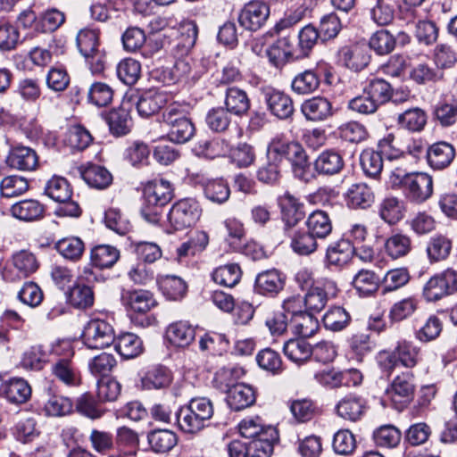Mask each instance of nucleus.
I'll return each mask as SVG.
<instances>
[{"instance_id":"17","label":"nucleus","mask_w":457,"mask_h":457,"mask_svg":"<svg viewBox=\"0 0 457 457\" xmlns=\"http://www.w3.org/2000/svg\"><path fill=\"white\" fill-rule=\"evenodd\" d=\"M120 301L126 308L141 313L149 312L157 304L154 295L147 290L123 291Z\"/></svg>"},{"instance_id":"38","label":"nucleus","mask_w":457,"mask_h":457,"mask_svg":"<svg viewBox=\"0 0 457 457\" xmlns=\"http://www.w3.org/2000/svg\"><path fill=\"white\" fill-rule=\"evenodd\" d=\"M270 428H275L273 426L266 425L261 417H246L238 424L240 435L245 438L257 439L264 437V433Z\"/></svg>"},{"instance_id":"63","label":"nucleus","mask_w":457,"mask_h":457,"mask_svg":"<svg viewBox=\"0 0 457 457\" xmlns=\"http://www.w3.org/2000/svg\"><path fill=\"white\" fill-rule=\"evenodd\" d=\"M65 21L64 14L57 9H50L38 16L37 32L47 33L55 31Z\"/></svg>"},{"instance_id":"3","label":"nucleus","mask_w":457,"mask_h":457,"mask_svg":"<svg viewBox=\"0 0 457 457\" xmlns=\"http://www.w3.org/2000/svg\"><path fill=\"white\" fill-rule=\"evenodd\" d=\"M173 197L171 184L164 179L148 182L144 187L141 215L149 223L156 224L161 219L162 207Z\"/></svg>"},{"instance_id":"27","label":"nucleus","mask_w":457,"mask_h":457,"mask_svg":"<svg viewBox=\"0 0 457 457\" xmlns=\"http://www.w3.org/2000/svg\"><path fill=\"white\" fill-rule=\"evenodd\" d=\"M156 281L163 295L170 300H179L186 294V282L179 277L159 274Z\"/></svg>"},{"instance_id":"47","label":"nucleus","mask_w":457,"mask_h":457,"mask_svg":"<svg viewBox=\"0 0 457 457\" xmlns=\"http://www.w3.org/2000/svg\"><path fill=\"white\" fill-rule=\"evenodd\" d=\"M369 10L371 20L379 26H386L394 20V7L386 0H370Z\"/></svg>"},{"instance_id":"12","label":"nucleus","mask_w":457,"mask_h":457,"mask_svg":"<svg viewBox=\"0 0 457 457\" xmlns=\"http://www.w3.org/2000/svg\"><path fill=\"white\" fill-rule=\"evenodd\" d=\"M6 164L14 170L30 171L38 164V156L36 151L24 145L12 147L6 158Z\"/></svg>"},{"instance_id":"64","label":"nucleus","mask_w":457,"mask_h":457,"mask_svg":"<svg viewBox=\"0 0 457 457\" xmlns=\"http://www.w3.org/2000/svg\"><path fill=\"white\" fill-rule=\"evenodd\" d=\"M451 249L452 243L447 237L436 236L429 240L427 246V253L432 262H438L447 258Z\"/></svg>"},{"instance_id":"24","label":"nucleus","mask_w":457,"mask_h":457,"mask_svg":"<svg viewBox=\"0 0 457 457\" xmlns=\"http://www.w3.org/2000/svg\"><path fill=\"white\" fill-rule=\"evenodd\" d=\"M282 219L287 227L295 226L304 217L303 204L289 193L280 197Z\"/></svg>"},{"instance_id":"28","label":"nucleus","mask_w":457,"mask_h":457,"mask_svg":"<svg viewBox=\"0 0 457 457\" xmlns=\"http://www.w3.org/2000/svg\"><path fill=\"white\" fill-rule=\"evenodd\" d=\"M138 445L137 434L129 428H120L116 436V457H136Z\"/></svg>"},{"instance_id":"1","label":"nucleus","mask_w":457,"mask_h":457,"mask_svg":"<svg viewBox=\"0 0 457 457\" xmlns=\"http://www.w3.org/2000/svg\"><path fill=\"white\" fill-rule=\"evenodd\" d=\"M213 413V404L209 398L195 397L177 411V423L183 432L196 434L208 425Z\"/></svg>"},{"instance_id":"6","label":"nucleus","mask_w":457,"mask_h":457,"mask_svg":"<svg viewBox=\"0 0 457 457\" xmlns=\"http://www.w3.org/2000/svg\"><path fill=\"white\" fill-rule=\"evenodd\" d=\"M202 215V207L194 198L176 202L168 213V221L174 230H181L196 224Z\"/></svg>"},{"instance_id":"55","label":"nucleus","mask_w":457,"mask_h":457,"mask_svg":"<svg viewBox=\"0 0 457 457\" xmlns=\"http://www.w3.org/2000/svg\"><path fill=\"white\" fill-rule=\"evenodd\" d=\"M243 375L244 370L239 367H224L216 372L213 383L218 389L228 392Z\"/></svg>"},{"instance_id":"42","label":"nucleus","mask_w":457,"mask_h":457,"mask_svg":"<svg viewBox=\"0 0 457 457\" xmlns=\"http://www.w3.org/2000/svg\"><path fill=\"white\" fill-rule=\"evenodd\" d=\"M291 237V248L300 255H309L316 251V238L309 231H294Z\"/></svg>"},{"instance_id":"26","label":"nucleus","mask_w":457,"mask_h":457,"mask_svg":"<svg viewBox=\"0 0 457 457\" xmlns=\"http://www.w3.org/2000/svg\"><path fill=\"white\" fill-rule=\"evenodd\" d=\"M173 116H168L166 123L169 126V137L177 143H185L194 135L195 127L190 120L181 116L172 120Z\"/></svg>"},{"instance_id":"8","label":"nucleus","mask_w":457,"mask_h":457,"mask_svg":"<svg viewBox=\"0 0 457 457\" xmlns=\"http://www.w3.org/2000/svg\"><path fill=\"white\" fill-rule=\"evenodd\" d=\"M270 5L264 0H251L244 4L238 15V22L247 30L257 31L267 22Z\"/></svg>"},{"instance_id":"31","label":"nucleus","mask_w":457,"mask_h":457,"mask_svg":"<svg viewBox=\"0 0 457 457\" xmlns=\"http://www.w3.org/2000/svg\"><path fill=\"white\" fill-rule=\"evenodd\" d=\"M283 352L293 362L303 363L312 355V346L303 337L290 339L284 344Z\"/></svg>"},{"instance_id":"37","label":"nucleus","mask_w":457,"mask_h":457,"mask_svg":"<svg viewBox=\"0 0 457 457\" xmlns=\"http://www.w3.org/2000/svg\"><path fill=\"white\" fill-rule=\"evenodd\" d=\"M354 247L348 240H340L331 245L327 250V260L329 264L343 266L353 257Z\"/></svg>"},{"instance_id":"14","label":"nucleus","mask_w":457,"mask_h":457,"mask_svg":"<svg viewBox=\"0 0 457 457\" xmlns=\"http://www.w3.org/2000/svg\"><path fill=\"white\" fill-rule=\"evenodd\" d=\"M286 276L277 269L260 272L255 278V289L263 295H276L285 287Z\"/></svg>"},{"instance_id":"4","label":"nucleus","mask_w":457,"mask_h":457,"mask_svg":"<svg viewBox=\"0 0 457 457\" xmlns=\"http://www.w3.org/2000/svg\"><path fill=\"white\" fill-rule=\"evenodd\" d=\"M45 193L61 204L54 211L56 216L78 218L81 215L82 211L79 204L71 200L72 189L66 179L54 176L47 181Z\"/></svg>"},{"instance_id":"43","label":"nucleus","mask_w":457,"mask_h":457,"mask_svg":"<svg viewBox=\"0 0 457 457\" xmlns=\"http://www.w3.org/2000/svg\"><path fill=\"white\" fill-rule=\"evenodd\" d=\"M349 313L340 306L329 308L323 316L324 327L331 331H341L350 323Z\"/></svg>"},{"instance_id":"48","label":"nucleus","mask_w":457,"mask_h":457,"mask_svg":"<svg viewBox=\"0 0 457 457\" xmlns=\"http://www.w3.org/2000/svg\"><path fill=\"white\" fill-rule=\"evenodd\" d=\"M419 300L415 296H408L395 302L389 312L392 321L400 322L410 318L418 309Z\"/></svg>"},{"instance_id":"7","label":"nucleus","mask_w":457,"mask_h":457,"mask_svg":"<svg viewBox=\"0 0 457 457\" xmlns=\"http://www.w3.org/2000/svg\"><path fill=\"white\" fill-rule=\"evenodd\" d=\"M457 292V272L448 269L431 277L423 287L428 302H436Z\"/></svg>"},{"instance_id":"23","label":"nucleus","mask_w":457,"mask_h":457,"mask_svg":"<svg viewBox=\"0 0 457 457\" xmlns=\"http://www.w3.org/2000/svg\"><path fill=\"white\" fill-rule=\"evenodd\" d=\"M227 394V403L234 411H241L255 402L253 389L245 384H236Z\"/></svg>"},{"instance_id":"40","label":"nucleus","mask_w":457,"mask_h":457,"mask_svg":"<svg viewBox=\"0 0 457 457\" xmlns=\"http://www.w3.org/2000/svg\"><path fill=\"white\" fill-rule=\"evenodd\" d=\"M81 176L88 186L96 188H104L112 180V174L105 168L94 164L81 170Z\"/></svg>"},{"instance_id":"11","label":"nucleus","mask_w":457,"mask_h":457,"mask_svg":"<svg viewBox=\"0 0 457 457\" xmlns=\"http://www.w3.org/2000/svg\"><path fill=\"white\" fill-rule=\"evenodd\" d=\"M337 293V285L334 281H318L314 287L306 293L303 301L307 312H320L331 297Z\"/></svg>"},{"instance_id":"46","label":"nucleus","mask_w":457,"mask_h":457,"mask_svg":"<svg viewBox=\"0 0 457 457\" xmlns=\"http://www.w3.org/2000/svg\"><path fill=\"white\" fill-rule=\"evenodd\" d=\"M395 349L399 362L406 368L415 367L420 360V348L412 342L400 341Z\"/></svg>"},{"instance_id":"61","label":"nucleus","mask_w":457,"mask_h":457,"mask_svg":"<svg viewBox=\"0 0 457 457\" xmlns=\"http://www.w3.org/2000/svg\"><path fill=\"white\" fill-rule=\"evenodd\" d=\"M12 262L13 267L22 277L29 276L38 268V263L35 255L25 250L15 253L12 255Z\"/></svg>"},{"instance_id":"39","label":"nucleus","mask_w":457,"mask_h":457,"mask_svg":"<svg viewBox=\"0 0 457 457\" xmlns=\"http://www.w3.org/2000/svg\"><path fill=\"white\" fill-rule=\"evenodd\" d=\"M340 61L345 67L357 71L368 65L370 55L366 54L362 47H345L340 51Z\"/></svg>"},{"instance_id":"33","label":"nucleus","mask_w":457,"mask_h":457,"mask_svg":"<svg viewBox=\"0 0 457 457\" xmlns=\"http://www.w3.org/2000/svg\"><path fill=\"white\" fill-rule=\"evenodd\" d=\"M201 185L205 197L212 203L223 204L230 195L228 183L221 179H206Z\"/></svg>"},{"instance_id":"10","label":"nucleus","mask_w":457,"mask_h":457,"mask_svg":"<svg viewBox=\"0 0 457 457\" xmlns=\"http://www.w3.org/2000/svg\"><path fill=\"white\" fill-rule=\"evenodd\" d=\"M386 393L396 409L405 407L412 400L414 394L412 373L406 371L396 376Z\"/></svg>"},{"instance_id":"60","label":"nucleus","mask_w":457,"mask_h":457,"mask_svg":"<svg viewBox=\"0 0 457 457\" xmlns=\"http://www.w3.org/2000/svg\"><path fill=\"white\" fill-rule=\"evenodd\" d=\"M266 102L272 114H293L295 111L292 99L279 91L267 94Z\"/></svg>"},{"instance_id":"56","label":"nucleus","mask_w":457,"mask_h":457,"mask_svg":"<svg viewBox=\"0 0 457 457\" xmlns=\"http://www.w3.org/2000/svg\"><path fill=\"white\" fill-rule=\"evenodd\" d=\"M403 205L396 197L383 200L379 206V216L389 224H395L403 217Z\"/></svg>"},{"instance_id":"16","label":"nucleus","mask_w":457,"mask_h":457,"mask_svg":"<svg viewBox=\"0 0 457 457\" xmlns=\"http://www.w3.org/2000/svg\"><path fill=\"white\" fill-rule=\"evenodd\" d=\"M0 395L12 403L21 404L29 399L31 387L25 379L13 378L2 383Z\"/></svg>"},{"instance_id":"49","label":"nucleus","mask_w":457,"mask_h":457,"mask_svg":"<svg viewBox=\"0 0 457 457\" xmlns=\"http://www.w3.org/2000/svg\"><path fill=\"white\" fill-rule=\"evenodd\" d=\"M53 374L66 386H75L80 382L79 376L71 364V361L58 359L52 367Z\"/></svg>"},{"instance_id":"32","label":"nucleus","mask_w":457,"mask_h":457,"mask_svg":"<svg viewBox=\"0 0 457 457\" xmlns=\"http://www.w3.org/2000/svg\"><path fill=\"white\" fill-rule=\"evenodd\" d=\"M278 439L276 428H270L264 437L253 439L247 444L248 457H270L273 452V443Z\"/></svg>"},{"instance_id":"18","label":"nucleus","mask_w":457,"mask_h":457,"mask_svg":"<svg viewBox=\"0 0 457 457\" xmlns=\"http://www.w3.org/2000/svg\"><path fill=\"white\" fill-rule=\"evenodd\" d=\"M455 157L453 145L445 141L436 142L427 150L428 162L434 170H443L448 167Z\"/></svg>"},{"instance_id":"51","label":"nucleus","mask_w":457,"mask_h":457,"mask_svg":"<svg viewBox=\"0 0 457 457\" xmlns=\"http://www.w3.org/2000/svg\"><path fill=\"white\" fill-rule=\"evenodd\" d=\"M381 152L373 149H365L360 156V162L363 172L370 177L377 178L383 169V159Z\"/></svg>"},{"instance_id":"25","label":"nucleus","mask_w":457,"mask_h":457,"mask_svg":"<svg viewBox=\"0 0 457 457\" xmlns=\"http://www.w3.org/2000/svg\"><path fill=\"white\" fill-rule=\"evenodd\" d=\"M343 167V157L335 150L323 151L314 162L315 170L322 175L337 174Z\"/></svg>"},{"instance_id":"15","label":"nucleus","mask_w":457,"mask_h":457,"mask_svg":"<svg viewBox=\"0 0 457 457\" xmlns=\"http://www.w3.org/2000/svg\"><path fill=\"white\" fill-rule=\"evenodd\" d=\"M192 64L193 60L189 57L177 60L171 68L162 71V82L166 85L180 81L195 82L199 79V74L192 72Z\"/></svg>"},{"instance_id":"62","label":"nucleus","mask_w":457,"mask_h":457,"mask_svg":"<svg viewBox=\"0 0 457 457\" xmlns=\"http://www.w3.org/2000/svg\"><path fill=\"white\" fill-rule=\"evenodd\" d=\"M373 439L378 446L394 448L401 441V432L392 425L381 426L374 432Z\"/></svg>"},{"instance_id":"52","label":"nucleus","mask_w":457,"mask_h":457,"mask_svg":"<svg viewBox=\"0 0 457 457\" xmlns=\"http://www.w3.org/2000/svg\"><path fill=\"white\" fill-rule=\"evenodd\" d=\"M55 248L62 256L71 261L80 259L85 250L83 241L76 237L59 240L55 245Z\"/></svg>"},{"instance_id":"30","label":"nucleus","mask_w":457,"mask_h":457,"mask_svg":"<svg viewBox=\"0 0 457 457\" xmlns=\"http://www.w3.org/2000/svg\"><path fill=\"white\" fill-rule=\"evenodd\" d=\"M225 107L230 114H245L250 108V99L245 91L232 87L227 89Z\"/></svg>"},{"instance_id":"2","label":"nucleus","mask_w":457,"mask_h":457,"mask_svg":"<svg viewBox=\"0 0 457 457\" xmlns=\"http://www.w3.org/2000/svg\"><path fill=\"white\" fill-rule=\"evenodd\" d=\"M391 182L398 186L406 199L413 204H423L433 195V179L425 172L404 173L395 169L392 171Z\"/></svg>"},{"instance_id":"45","label":"nucleus","mask_w":457,"mask_h":457,"mask_svg":"<svg viewBox=\"0 0 457 457\" xmlns=\"http://www.w3.org/2000/svg\"><path fill=\"white\" fill-rule=\"evenodd\" d=\"M148 441L154 451L167 453L177 445L178 438L171 430L157 429L149 434Z\"/></svg>"},{"instance_id":"34","label":"nucleus","mask_w":457,"mask_h":457,"mask_svg":"<svg viewBox=\"0 0 457 457\" xmlns=\"http://www.w3.org/2000/svg\"><path fill=\"white\" fill-rule=\"evenodd\" d=\"M308 231L317 238H325L332 231V222L328 214L324 211H314L306 221Z\"/></svg>"},{"instance_id":"44","label":"nucleus","mask_w":457,"mask_h":457,"mask_svg":"<svg viewBox=\"0 0 457 457\" xmlns=\"http://www.w3.org/2000/svg\"><path fill=\"white\" fill-rule=\"evenodd\" d=\"M242 271L237 264H226L214 270L212 279L215 283L227 287H235L241 279Z\"/></svg>"},{"instance_id":"41","label":"nucleus","mask_w":457,"mask_h":457,"mask_svg":"<svg viewBox=\"0 0 457 457\" xmlns=\"http://www.w3.org/2000/svg\"><path fill=\"white\" fill-rule=\"evenodd\" d=\"M116 352L124 359L136 358L143 352L142 341L135 334H122L118 338Z\"/></svg>"},{"instance_id":"21","label":"nucleus","mask_w":457,"mask_h":457,"mask_svg":"<svg viewBox=\"0 0 457 457\" xmlns=\"http://www.w3.org/2000/svg\"><path fill=\"white\" fill-rule=\"evenodd\" d=\"M10 212L18 220L34 221L44 217L45 206L36 199H25L13 204Z\"/></svg>"},{"instance_id":"54","label":"nucleus","mask_w":457,"mask_h":457,"mask_svg":"<svg viewBox=\"0 0 457 457\" xmlns=\"http://www.w3.org/2000/svg\"><path fill=\"white\" fill-rule=\"evenodd\" d=\"M320 85V78L312 70L298 73L292 81V89L298 94H310Z\"/></svg>"},{"instance_id":"22","label":"nucleus","mask_w":457,"mask_h":457,"mask_svg":"<svg viewBox=\"0 0 457 457\" xmlns=\"http://www.w3.org/2000/svg\"><path fill=\"white\" fill-rule=\"evenodd\" d=\"M411 249L412 241L411 237L400 232L390 235L384 243L385 253L392 260L407 256Z\"/></svg>"},{"instance_id":"57","label":"nucleus","mask_w":457,"mask_h":457,"mask_svg":"<svg viewBox=\"0 0 457 457\" xmlns=\"http://www.w3.org/2000/svg\"><path fill=\"white\" fill-rule=\"evenodd\" d=\"M342 28V21L338 13L331 12L320 18L318 30L322 40H329L335 38Z\"/></svg>"},{"instance_id":"35","label":"nucleus","mask_w":457,"mask_h":457,"mask_svg":"<svg viewBox=\"0 0 457 457\" xmlns=\"http://www.w3.org/2000/svg\"><path fill=\"white\" fill-rule=\"evenodd\" d=\"M346 355L349 359L355 360L359 362L362 361L365 355L372 350L370 336L365 333H356L350 337L347 340Z\"/></svg>"},{"instance_id":"20","label":"nucleus","mask_w":457,"mask_h":457,"mask_svg":"<svg viewBox=\"0 0 457 457\" xmlns=\"http://www.w3.org/2000/svg\"><path fill=\"white\" fill-rule=\"evenodd\" d=\"M195 337V328L187 321H177L166 329V338L176 347H187Z\"/></svg>"},{"instance_id":"53","label":"nucleus","mask_w":457,"mask_h":457,"mask_svg":"<svg viewBox=\"0 0 457 457\" xmlns=\"http://www.w3.org/2000/svg\"><path fill=\"white\" fill-rule=\"evenodd\" d=\"M379 278L377 275L368 270H360L353 279L354 288L361 295H370L378 288Z\"/></svg>"},{"instance_id":"59","label":"nucleus","mask_w":457,"mask_h":457,"mask_svg":"<svg viewBox=\"0 0 457 457\" xmlns=\"http://www.w3.org/2000/svg\"><path fill=\"white\" fill-rule=\"evenodd\" d=\"M129 246L134 250L138 259L145 263H153L161 259L162 255L161 247L154 242H129Z\"/></svg>"},{"instance_id":"9","label":"nucleus","mask_w":457,"mask_h":457,"mask_svg":"<svg viewBox=\"0 0 457 457\" xmlns=\"http://www.w3.org/2000/svg\"><path fill=\"white\" fill-rule=\"evenodd\" d=\"M83 339L88 348L98 349L114 343L112 327L103 320H92L84 328Z\"/></svg>"},{"instance_id":"13","label":"nucleus","mask_w":457,"mask_h":457,"mask_svg":"<svg viewBox=\"0 0 457 457\" xmlns=\"http://www.w3.org/2000/svg\"><path fill=\"white\" fill-rule=\"evenodd\" d=\"M366 401L355 395H347L338 401L336 405L337 414L345 420L356 422L365 414Z\"/></svg>"},{"instance_id":"58","label":"nucleus","mask_w":457,"mask_h":457,"mask_svg":"<svg viewBox=\"0 0 457 457\" xmlns=\"http://www.w3.org/2000/svg\"><path fill=\"white\" fill-rule=\"evenodd\" d=\"M98 36L92 29H82L77 36V46L86 59H94L97 55Z\"/></svg>"},{"instance_id":"29","label":"nucleus","mask_w":457,"mask_h":457,"mask_svg":"<svg viewBox=\"0 0 457 457\" xmlns=\"http://www.w3.org/2000/svg\"><path fill=\"white\" fill-rule=\"evenodd\" d=\"M193 151L197 156L214 159L228 155L229 145L222 139L200 140L195 144Z\"/></svg>"},{"instance_id":"50","label":"nucleus","mask_w":457,"mask_h":457,"mask_svg":"<svg viewBox=\"0 0 457 457\" xmlns=\"http://www.w3.org/2000/svg\"><path fill=\"white\" fill-rule=\"evenodd\" d=\"M70 303L78 309L91 307L94 303V293L90 287L77 283L69 291Z\"/></svg>"},{"instance_id":"5","label":"nucleus","mask_w":457,"mask_h":457,"mask_svg":"<svg viewBox=\"0 0 457 457\" xmlns=\"http://www.w3.org/2000/svg\"><path fill=\"white\" fill-rule=\"evenodd\" d=\"M114 358L112 354L103 353L94 358L91 371L97 380V396L100 401L112 402L114 400L112 369Z\"/></svg>"},{"instance_id":"36","label":"nucleus","mask_w":457,"mask_h":457,"mask_svg":"<svg viewBox=\"0 0 457 457\" xmlns=\"http://www.w3.org/2000/svg\"><path fill=\"white\" fill-rule=\"evenodd\" d=\"M172 380L169 369L163 366H155L150 369L142 378V386L145 389H160L168 386Z\"/></svg>"},{"instance_id":"19","label":"nucleus","mask_w":457,"mask_h":457,"mask_svg":"<svg viewBox=\"0 0 457 457\" xmlns=\"http://www.w3.org/2000/svg\"><path fill=\"white\" fill-rule=\"evenodd\" d=\"M374 194L364 183L352 185L344 194L346 205L352 209H366L374 202Z\"/></svg>"}]
</instances>
